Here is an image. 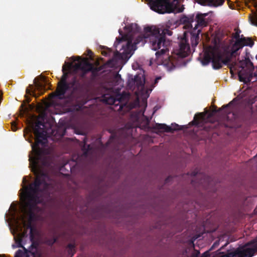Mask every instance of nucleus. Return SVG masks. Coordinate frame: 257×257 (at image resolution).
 Segmentation results:
<instances>
[{"mask_svg": "<svg viewBox=\"0 0 257 257\" xmlns=\"http://www.w3.org/2000/svg\"><path fill=\"white\" fill-rule=\"evenodd\" d=\"M34 182L25 186L23 198L25 213L28 216L27 222L32 224L37 218V213L41 210L38 206L42 202V194L47 193L51 185V178L45 172L34 173Z\"/></svg>", "mask_w": 257, "mask_h": 257, "instance_id": "nucleus-1", "label": "nucleus"}, {"mask_svg": "<svg viewBox=\"0 0 257 257\" xmlns=\"http://www.w3.org/2000/svg\"><path fill=\"white\" fill-rule=\"evenodd\" d=\"M207 13H198L195 17L194 15L184 16L180 19V22L184 24L183 28L189 29V32H185L183 37L181 39L179 43V48L174 50V53L179 57L185 58L190 53V47L188 42V36H190V42L193 48L198 44L199 35L201 29L199 27H206L208 21L205 18Z\"/></svg>", "mask_w": 257, "mask_h": 257, "instance_id": "nucleus-2", "label": "nucleus"}, {"mask_svg": "<svg viewBox=\"0 0 257 257\" xmlns=\"http://www.w3.org/2000/svg\"><path fill=\"white\" fill-rule=\"evenodd\" d=\"M211 62L212 67L214 69H219L222 68L223 65H227L230 69V72L231 75L235 73H237L239 80L244 83L250 82L253 77V75L257 78V74L255 73L253 74L252 69L253 68V64L249 61L251 68L244 69L241 67L240 70L236 69V63L235 62H231L230 57L229 55V51H224L222 52L219 49L209 47L207 50L204 53V56L201 60L202 65L206 66Z\"/></svg>", "mask_w": 257, "mask_h": 257, "instance_id": "nucleus-3", "label": "nucleus"}, {"mask_svg": "<svg viewBox=\"0 0 257 257\" xmlns=\"http://www.w3.org/2000/svg\"><path fill=\"white\" fill-rule=\"evenodd\" d=\"M170 23L166 24V27L163 29H159L155 27H147L145 28L146 33H149L151 35L150 43L151 47L154 51L163 47L160 51L156 52V59L165 66L168 70H172L175 66L172 61L171 57L169 55L168 47L170 45V41L167 40L166 35L171 36L172 32L169 30Z\"/></svg>", "mask_w": 257, "mask_h": 257, "instance_id": "nucleus-4", "label": "nucleus"}, {"mask_svg": "<svg viewBox=\"0 0 257 257\" xmlns=\"http://www.w3.org/2000/svg\"><path fill=\"white\" fill-rule=\"evenodd\" d=\"M32 129L35 135V143L32 142L33 138L32 134L30 135V138L26 139L31 144L32 149L31 154L29 156L30 168L33 173H37L38 172H44L40 166L39 162L44 153L43 148L48 143L47 132L45 122L42 120H38Z\"/></svg>", "mask_w": 257, "mask_h": 257, "instance_id": "nucleus-5", "label": "nucleus"}, {"mask_svg": "<svg viewBox=\"0 0 257 257\" xmlns=\"http://www.w3.org/2000/svg\"><path fill=\"white\" fill-rule=\"evenodd\" d=\"M27 236V230H24V231L19 233L14 237L16 244V247L23 248V250H18L14 257H30V255L32 257H47L46 252L40 246L37 242L34 241V239L31 241L32 243L28 248H26L23 246L22 244L23 239ZM13 247H15L14 245H13Z\"/></svg>", "mask_w": 257, "mask_h": 257, "instance_id": "nucleus-6", "label": "nucleus"}, {"mask_svg": "<svg viewBox=\"0 0 257 257\" xmlns=\"http://www.w3.org/2000/svg\"><path fill=\"white\" fill-rule=\"evenodd\" d=\"M125 29L126 33L124 35L122 34V32L119 30V33L121 35V37L116 39V41L114 44L116 47L118 44L122 41H125L126 42V47L127 49H130L131 47H132L133 48L135 47V49H136V45L142 42V44H144L145 42H146V39L149 38L150 40L151 35L149 33H146L144 30L145 34L138 36L133 44L134 35L140 31V28L137 24H131L125 26Z\"/></svg>", "mask_w": 257, "mask_h": 257, "instance_id": "nucleus-7", "label": "nucleus"}, {"mask_svg": "<svg viewBox=\"0 0 257 257\" xmlns=\"http://www.w3.org/2000/svg\"><path fill=\"white\" fill-rule=\"evenodd\" d=\"M147 4L153 11L160 14L181 13L184 8H178V0H146Z\"/></svg>", "mask_w": 257, "mask_h": 257, "instance_id": "nucleus-8", "label": "nucleus"}, {"mask_svg": "<svg viewBox=\"0 0 257 257\" xmlns=\"http://www.w3.org/2000/svg\"><path fill=\"white\" fill-rule=\"evenodd\" d=\"M257 252V236L245 243V245L235 252L224 255L223 257H252Z\"/></svg>", "mask_w": 257, "mask_h": 257, "instance_id": "nucleus-9", "label": "nucleus"}, {"mask_svg": "<svg viewBox=\"0 0 257 257\" xmlns=\"http://www.w3.org/2000/svg\"><path fill=\"white\" fill-rule=\"evenodd\" d=\"M145 77L144 73L138 74L134 78H129L127 83L128 89L137 90L139 93H143L145 90Z\"/></svg>", "mask_w": 257, "mask_h": 257, "instance_id": "nucleus-10", "label": "nucleus"}, {"mask_svg": "<svg viewBox=\"0 0 257 257\" xmlns=\"http://www.w3.org/2000/svg\"><path fill=\"white\" fill-rule=\"evenodd\" d=\"M254 42L250 38H241V39L237 40L232 45L230 52H229V55L231 59L232 57H235L238 55L237 51L242 48L244 46H248L251 47Z\"/></svg>", "mask_w": 257, "mask_h": 257, "instance_id": "nucleus-11", "label": "nucleus"}, {"mask_svg": "<svg viewBox=\"0 0 257 257\" xmlns=\"http://www.w3.org/2000/svg\"><path fill=\"white\" fill-rule=\"evenodd\" d=\"M236 102V98H234L232 101H231L229 103L225 105H223L222 107L219 108L218 109L216 110V109L213 110V112H220L222 109L226 108L224 110V113L227 115V118L229 117L228 115L232 114V118L235 119L237 116L236 113L234 112L235 109L236 108V106L235 104Z\"/></svg>", "mask_w": 257, "mask_h": 257, "instance_id": "nucleus-12", "label": "nucleus"}, {"mask_svg": "<svg viewBox=\"0 0 257 257\" xmlns=\"http://www.w3.org/2000/svg\"><path fill=\"white\" fill-rule=\"evenodd\" d=\"M70 83H58V87L55 93H52L51 95L52 97H55L59 99L64 98L66 91L69 89Z\"/></svg>", "mask_w": 257, "mask_h": 257, "instance_id": "nucleus-13", "label": "nucleus"}, {"mask_svg": "<svg viewBox=\"0 0 257 257\" xmlns=\"http://www.w3.org/2000/svg\"><path fill=\"white\" fill-rule=\"evenodd\" d=\"M172 126L167 125L165 123H157L154 126L153 128L155 130H163L166 133H173L175 131L182 130V127L176 123H172Z\"/></svg>", "mask_w": 257, "mask_h": 257, "instance_id": "nucleus-14", "label": "nucleus"}, {"mask_svg": "<svg viewBox=\"0 0 257 257\" xmlns=\"http://www.w3.org/2000/svg\"><path fill=\"white\" fill-rule=\"evenodd\" d=\"M74 67L75 69L82 71L81 76L84 77L92 69V63L87 61L79 62L75 64Z\"/></svg>", "mask_w": 257, "mask_h": 257, "instance_id": "nucleus-15", "label": "nucleus"}, {"mask_svg": "<svg viewBox=\"0 0 257 257\" xmlns=\"http://www.w3.org/2000/svg\"><path fill=\"white\" fill-rule=\"evenodd\" d=\"M196 2L202 5V6H208L210 7H217L218 6H222L225 0H196Z\"/></svg>", "mask_w": 257, "mask_h": 257, "instance_id": "nucleus-16", "label": "nucleus"}, {"mask_svg": "<svg viewBox=\"0 0 257 257\" xmlns=\"http://www.w3.org/2000/svg\"><path fill=\"white\" fill-rule=\"evenodd\" d=\"M206 113L200 112L196 114L193 120L190 122V124L199 125L205 120Z\"/></svg>", "mask_w": 257, "mask_h": 257, "instance_id": "nucleus-17", "label": "nucleus"}, {"mask_svg": "<svg viewBox=\"0 0 257 257\" xmlns=\"http://www.w3.org/2000/svg\"><path fill=\"white\" fill-rule=\"evenodd\" d=\"M23 223V226L25 228V230L30 229V239L31 241H33L34 239V232L36 230L35 228L33 226L32 224L27 222L24 219V217H22Z\"/></svg>", "mask_w": 257, "mask_h": 257, "instance_id": "nucleus-18", "label": "nucleus"}, {"mask_svg": "<svg viewBox=\"0 0 257 257\" xmlns=\"http://www.w3.org/2000/svg\"><path fill=\"white\" fill-rule=\"evenodd\" d=\"M104 68V66L103 65L96 67L92 63V69L90 70V72L91 73V78L95 79L98 77L100 72L102 71Z\"/></svg>", "mask_w": 257, "mask_h": 257, "instance_id": "nucleus-19", "label": "nucleus"}, {"mask_svg": "<svg viewBox=\"0 0 257 257\" xmlns=\"http://www.w3.org/2000/svg\"><path fill=\"white\" fill-rule=\"evenodd\" d=\"M190 175L192 177H197V178L200 177L201 178L197 183L199 184L203 185V184L206 183V182H208L209 181L210 178L206 176L205 175H200L198 174L197 172L193 171L191 173Z\"/></svg>", "mask_w": 257, "mask_h": 257, "instance_id": "nucleus-20", "label": "nucleus"}, {"mask_svg": "<svg viewBox=\"0 0 257 257\" xmlns=\"http://www.w3.org/2000/svg\"><path fill=\"white\" fill-rule=\"evenodd\" d=\"M67 248L68 249V254L71 257H73L74 253H75V243H70L67 245Z\"/></svg>", "mask_w": 257, "mask_h": 257, "instance_id": "nucleus-21", "label": "nucleus"}, {"mask_svg": "<svg viewBox=\"0 0 257 257\" xmlns=\"http://www.w3.org/2000/svg\"><path fill=\"white\" fill-rule=\"evenodd\" d=\"M245 245V244L244 245L237 248V249H236L235 250H234V251H229V250H227V252L226 253L221 252L220 251L224 246H225V245H224V246H222L220 250L217 251L218 252V253L217 256L216 257H223L224 255H227V254H228L229 253H231L235 252L237 249H238V248H240L244 246Z\"/></svg>", "mask_w": 257, "mask_h": 257, "instance_id": "nucleus-22", "label": "nucleus"}, {"mask_svg": "<svg viewBox=\"0 0 257 257\" xmlns=\"http://www.w3.org/2000/svg\"><path fill=\"white\" fill-rule=\"evenodd\" d=\"M83 142H84V146L83 147V148H82V150L84 151V155H86L88 151H90L91 149V146L88 145H86V138H85L83 140Z\"/></svg>", "mask_w": 257, "mask_h": 257, "instance_id": "nucleus-23", "label": "nucleus"}, {"mask_svg": "<svg viewBox=\"0 0 257 257\" xmlns=\"http://www.w3.org/2000/svg\"><path fill=\"white\" fill-rule=\"evenodd\" d=\"M122 98V96L121 95H117L116 96V98H111L110 99V102H108L109 104H114L115 105H117L118 104L116 103L117 102H118V103H119L121 101V99Z\"/></svg>", "mask_w": 257, "mask_h": 257, "instance_id": "nucleus-24", "label": "nucleus"}, {"mask_svg": "<svg viewBox=\"0 0 257 257\" xmlns=\"http://www.w3.org/2000/svg\"><path fill=\"white\" fill-rule=\"evenodd\" d=\"M64 70H65V66H63V68H62V70L63 71V74L62 76L61 81L59 82V83H68L67 82V74L66 73L64 72Z\"/></svg>", "mask_w": 257, "mask_h": 257, "instance_id": "nucleus-25", "label": "nucleus"}, {"mask_svg": "<svg viewBox=\"0 0 257 257\" xmlns=\"http://www.w3.org/2000/svg\"><path fill=\"white\" fill-rule=\"evenodd\" d=\"M26 93L29 95H33L34 97H37V94L36 93L35 90L33 91L29 88H27Z\"/></svg>", "mask_w": 257, "mask_h": 257, "instance_id": "nucleus-26", "label": "nucleus"}, {"mask_svg": "<svg viewBox=\"0 0 257 257\" xmlns=\"http://www.w3.org/2000/svg\"><path fill=\"white\" fill-rule=\"evenodd\" d=\"M114 61L113 59H110L109 60H108L106 63H105V65H107L108 66V67H113L114 66Z\"/></svg>", "mask_w": 257, "mask_h": 257, "instance_id": "nucleus-27", "label": "nucleus"}, {"mask_svg": "<svg viewBox=\"0 0 257 257\" xmlns=\"http://www.w3.org/2000/svg\"><path fill=\"white\" fill-rule=\"evenodd\" d=\"M57 238L55 237H53V238L47 241V243L49 245H52L54 243H55L57 241Z\"/></svg>", "mask_w": 257, "mask_h": 257, "instance_id": "nucleus-28", "label": "nucleus"}, {"mask_svg": "<svg viewBox=\"0 0 257 257\" xmlns=\"http://www.w3.org/2000/svg\"><path fill=\"white\" fill-rule=\"evenodd\" d=\"M36 87L37 90H40L42 91H43L44 88H43V86L42 84H41L39 82H37L36 84Z\"/></svg>", "mask_w": 257, "mask_h": 257, "instance_id": "nucleus-29", "label": "nucleus"}, {"mask_svg": "<svg viewBox=\"0 0 257 257\" xmlns=\"http://www.w3.org/2000/svg\"><path fill=\"white\" fill-rule=\"evenodd\" d=\"M110 53V49H108L107 51H102V55L104 56H107L109 55V53Z\"/></svg>", "mask_w": 257, "mask_h": 257, "instance_id": "nucleus-30", "label": "nucleus"}, {"mask_svg": "<svg viewBox=\"0 0 257 257\" xmlns=\"http://www.w3.org/2000/svg\"><path fill=\"white\" fill-rule=\"evenodd\" d=\"M202 257H210V254L208 251H205L203 253Z\"/></svg>", "mask_w": 257, "mask_h": 257, "instance_id": "nucleus-31", "label": "nucleus"}, {"mask_svg": "<svg viewBox=\"0 0 257 257\" xmlns=\"http://www.w3.org/2000/svg\"><path fill=\"white\" fill-rule=\"evenodd\" d=\"M12 130L13 131H16L17 130V126H16V125L15 124V122H13L12 123Z\"/></svg>", "mask_w": 257, "mask_h": 257, "instance_id": "nucleus-32", "label": "nucleus"}, {"mask_svg": "<svg viewBox=\"0 0 257 257\" xmlns=\"http://www.w3.org/2000/svg\"><path fill=\"white\" fill-rule=\"evenodd\" d=\"M161 79V77L159 76L156 78L155 81H154V85H156L159 81V80Z\"/></svg>", "mask_w": 257, "mask_h": 257, "instance_id": "nucleus-33", "label": "nucleus"}, {"mask_svg": "<svg viewBox=\"0 0 257 257\" xmlns=\"http://www.w3.org/2000/svg\"><path fill=\"white\" fill-rule=\"evenodd\" d=\"M172 179V177L171 176H169L165 179V183H167L169 182Z\"/></svg>", "mask_w": 257, "mask_h": 257, "instance_id": "nucleus-34", "label": "nucleus"}, {"mask_svg": "<svg viewBox=\"0 0 257 257\" xmlns=\"http://www.w3.org/2000/svg\"><path fill=\"white\" fill-rule=\"evenodd\" d=\"M234 38L236 39V41L238 39H241V38H239V35L238 34H236Z\"/></svg>", "mask_w": 257, "mask_h": 257, "instance_id": "nucleus-35", "label": "nucleus"}, {"mask_svg": "<svg viewBox=\"0 0 257 257\" xmlns=\"http://www.w3.org/2000/svg\"><path fill=\"white\" fill-rule=\"evenodd\" d=\"M92 54H93V53L91 50H88V55L89 56L91 57V55H92Z\"/></svg>", "mask_w": 257, "mask_h": 257, "instance_id": "nucleus-36", "label": "nucleus"}, {"mask_svg": "<svg viewBox=\"0 0 257 257\" xmlns=\"http://www.w3.org/2000/svg\"><path fill=\"white\" fill-rule=\"evenodd\" d=\"M76 82V79L74 78V79H73V81H72V83H71L72 85V86L74 85L75 84Z\"/></svg>", "mask_w": 257, "mask_h": 257, "instance_id": "nucleus-37", "label": "nucleus"}, {"mask_svg": "<svg viewBox=\"0 0 257 257\" xmlns=\"http://www.w3.org/2000/svg\"><path fill=\"white\" fill-rule=\"evenodd\" d=\"M218 244V242H217V241H216L212 245V247L211 248H213L216 246H217V245Z\"/></svg>", "mask_w": 257, "mask_h": 257, "instance_id": "nucleus-38", "label": "nucleus"}, {"mask_svg": "<svg viewBox=\"0 0 257 257\" xmlns=\"http://www.w3.org/2000/svg\"><path fill=\"white\" fill-rule=\"evenodd\" d=\"M27 182L26 177H24L23 179V183H25Z\"/></svg>", "mask_w": 257, "mask_h": 257, "instance_id": "nucleus-39", "label": "nucleus"}, {"mask_svg": "<svg viewBox=\"0 0 257 257\" xmlns=\"http://www.w3.org/2000/svg\"><path fill=\"white\" fill-rule=\"evenodd\" d=\"M27 101L28 103H29L31 101V99H30V98L29 97H28L27 98Z\"/></svg>", "mask_w": 257, "mask_h": 257, "instance_id": "nucleus-40", "label": "nucleus"}, {"mask_svg": "<svg viewBox=\"0 0 257 257\" xmlns=\"http://www.w3.org/2000/svg\"><path fill=\"white\" fill-rule=\"evenodd\" d=\"M122 106H121V105H120V107H119V109H122Z\"/></svg>", "mask_w": 257, "mask_h": 257, "instance_id": "nucleus-41", "label": "nucleus"}, {"mask_svg": "<svg viewBox=\"0 0 257 257\" xmlns=\"http://www.w3.org/2000/svg\"><path fill=\"white\" fill-rule=\"evenodd\" d=\"M192 184H194V180H192Z\"/></svg>", "mask_w": 257, "mask_h": 257, "instance_id": "nucleus-42", "label": "nucleus"}, {"mask_svg": "<svg viewBox=\"0 0 257 257\" xmlns=\"http://www.w3.org/2000/svg\"><path fill=\"white\" fill-rule=\"evenodd\" d=\"M211 116V114H209V116Z\"/></svg>", "mask_w": 257, "mask_h": 257, "instance_id": "nucleus-43", "label": "nucleus"}, {"mask_svg": "<svg viewBox=\"0 0 257 257\" xmlns=\"http://www.w3.org/2000/svg\"><path fill=\"white\" fill-rule=\"evenodd\" d=\"M116 54H119V53L118 52V51H116Z\"/></svg>", "mask_w": 257, "mask_h": 257, "instance_id": "nucleus-44", "label": "nucleus"}, {"mask_svg": "<svg viewBox=\"0 0 257 257\" xmlns=\"http://www.w3.org/2000/svg\"><path fill=\"white\" fill-rule=\"evenodd\" d=\"M255 25L257 26V23L256 24H254Z\"/></svg>", "mask_w": 257, "mask_h": 257, "instance_id": "nucleus-45", "label": "nucleus"}, {"mask_svg": "<svg viewBox=\"0 0 257 257\" xmlns=\"http://www.w3.org/2000/svg\"><path fill=\"white\" fill-rule=\"evenodd\" d=\"M256 59H257V55L256 56Z\"/></svg>", "mask_w": 257, "mask_h": 257, "instance_id": "nucleus-46", "label": "nucleus"}]
</instances>
